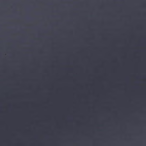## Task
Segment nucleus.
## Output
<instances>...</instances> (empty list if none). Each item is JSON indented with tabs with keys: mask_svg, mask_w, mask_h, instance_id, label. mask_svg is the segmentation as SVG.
<instances>
[{
	"mask_svg": "<svg viewBox=\"0 0 146 146\" xmlns=\"http://www.w3.org/2000/svg\"><path fill=\"white\" fill-rule=\"evenodd\" d=\"M11 46H12V45H11Z\"/></svg>",
	"mask_w": 146,
	"mask_h": 146,
	"instance_id": "obj_1",
	"label": "nucleus"
},
{
	"mask_svg": "<svg viewBox=\"0 0 146 146\" xmlns=\"http://www.w3.org/2000/svg\"><path fill=\"white\" fill-rule=\"evenodd\" d=\"M81 46H82L83 45H82Z\"/></svg>",
	"mask_w": 146,
	"mask_h": 146,
	"instance_id": "obj_2",
	"label": "nucleus"
},
{
	"mask_svg": "<svg viewBox=\"0 0 146 146\" xmlns=\"http://www.w3.org/2000/svg\"><path fill=\"white\" fill-rule=\"evenodd\" d=\"M126 46V47H127V46Z\"/></svg>",
	"mask_w": 146,
	"mask_h": 146,
	"instance_id": "obj_6",
	"label": "nucleus"
},
{
	"mask_svg": "<svg viewBox=\"0 0 146 146\" xmlns=\"http://www.w3.org/2000/svg\"><path fill=\"white\" fill-rule=\"evenodd\" d=\"M137 46V47H138L139 46Z\"/></svg>",
	"mask_w": 146,
	"mask_h": 146,
	"instance_id": "obj_7",
	"label": "nucleus"
},
{
	"mask_svg": "<svg viewBox=\"0 0 146 146\" xmlns=\"http://www.w3.org/2000/svg\"><path fill=\"white\" fill-rule=\"evenodd\" d=\"M126 46H127V45H126Z\"/></svg>",
	"mask_w": 146,
	"mask_h": 146,
	"instance_id": "obj_5",
	"label": "nucleus"
},
{
	"mask_svg": "<svg viewBox=\"0 0 146 146\" xmlns=\"http://www.w3.org/2000/svg\"><path fill=\"white\" fill-rule=\"evenodd\" d=\"M90 46H91V45H90Z\"/></svg>",
	"mask_w": 146,
	"mask_h": 146,
	"instance_id": "obj_3",
	"label": "nucleus"
},
{
	"mask_svg": "<svg viewBox=\"0 0 146 146\" xmlns=\"http://www.w3.org/2000/svg\"><path fill=\"white\" fill-rule=\"evenodd\" d=\"M60 45H59V46H60Z\"/></svg>",
	"mask_w": 146,
	"mask_h": 146,
	"instance_id": "obj_8",
	"label": "nucleus"
},
{
	"mask_svg": "<svg viewBox=\"0 0 146 146\" xmlns=\"http://www.w3.org/2000/svg\"><path fill=\"white\" fill-rule=\"evenodd\" d=\"M108 46H110V45H109Z\"/></svg>",
	"mask_w": 146,
	"mask_h": 146,
	"instance_id": "obj_4",
	"label": "nucleus"
}]
</instances>
